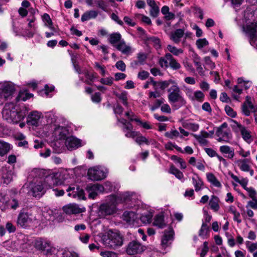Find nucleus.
<instances>
[{
	"mask_svg": "<svg viewBox=\"0 0 257 257\" xmlns=\"http://www.w3.org/2000/svg\"><path fill=\"white\" fill-rule=\"evenodd\" d=\"M164 102L165 99L162 97L156 99L154 102L153 104L151 106H150V109L152 111L155 110L156 109L160 107L161 106H162Z\"/></svg>",
	"mask_w": 257,
	"mask_h": 257,
	"instance_id": "obj_44",
	"label": "nucleus"
},
{
	"mask_svg": "<svg viewBox=\"0 0 257 257\" xmlns=\"http://www.w3.org/2000/svg\"><path fill=\"white\" fill-rule=\"evenodd\" d=\"M123 131L125 133V137L127 138H132L135 139L136 135L139 134V132L137 131H133L132 130H125L123 129Z\"/></svg>",
	"mask_w": 257,
	"mask_h": 257,
	"instance_id": "obj_59",
	"label": "nucleus"
},
{
	"mask_svg": "<svg viewBox=\"0 0 257 257\" xmlns=\"http://www.w3.org/2000/svg\"><path fill=\"white\" fill-rule=\"evenodd\" d=\"M184 126L187 129L190 130L193 132L197 131L199 127L198 124L191 122L186 123Z\"/></svg>",
	"mask_w": 257,
	"mask_h": 257,
	"instance_id": "obj_50",
	"label": "nucleus"
},
{
	"mask_svg": "<svg viewBox=\"0 0 257 257\" xmlns=\"http://www.w3.org/2000/svg\"><path fill=\"white\" fill-rule=\"evenodd\" d=\"M100 254L102 257H118V254L112 251H101Z\"/></svg>",
	"mask_w": 257,
	"mask_h": 257,
	"instance_id": "obj_58",
	"label": "nucleus"
},
{
	"mask_svg": "<svg viewBox=\"0 0 257 257\" xmlns=\"http://www.w3.org/2000/svg\"><path fill=\"white\" fill-rule=\"evenodd\" d=\"M13 175L14 173L12 170L3 169L2 177L4 183L6 184L10 183L13 180Z\"/></svg>",
	"mask_w": 257,
	"mask_h": 257,
	"instance_id": "obj_28",
	"label": "nucleus"
},
{
	"mask_svg": "<svg viewBox=\"0 0 257 257\" xmlns=\"http://www.w3.org/2000/svg\"><path fill=\"white\" fill-rule=\"evenodd\" d=\"M42 113L37 111L32 112L27 118V123L30 125L38 126L40 123Z\"/></svg>",
	"mask_w": 257,
	"mask_h": 257,
	"instance_id": "obj_18",
	"label": "nucleus"
},
{
	"mask_svg": "<svg viewBox=\"0 0 257 257\" xmlns=\"http://www.w3.org/2000/svg\"><path fill=\"white\" fill-rule=\"evenodd\" d=\"M10 207L14 210L17 209L20 206V203L16 199H13L9 202Z\"/></svg>",
	"mask_w": 257,
	"mask_h": 257,
	"instance_id": "obj_62",
	"label": "nucleus"
},
{
	"mask_svg": "<svg viewBox=\"0 0 257 257\" xmlns=\"http://www.w3.org/2000/svg\"><path fill=\"white\" fill-rule=\"evenodd\" d=\"M25 115V113L13 103L6 104L2 110L3 118L9 123H17L22 120Z\"/></svg>",
	"mask_w": 257,
	"mask_h": 257,
	"instance_id": "obj_1",
	"label": "nucleus"
},
{
	"mask_svg": "<svg viewBox=\"0 0 257 257\" xmlns=\"http://www.w3.org/2000/svg\"><path fill=\"white\" fill-rule=\"evenodd\" d=\"M172 56L170 53H167L164 57L160 58L159 64L162 68H167L169 67Z\"/></svg>",
	"mask_w": 257,
	"mask_h": 257,
	"instance_id": "obj_30",
	"label": "nucleus"
},
{
	"mask_svg": "<svg viewBox=\"0 0 257 257\" xmlns=\"http://www.w3.org/2000/svg\"><path fill=\"white\" fill-rule=\"evenodd\" d=\"M153 216L152 213L147 211L141 214L140 220L144 224L150 223L152 221Z\"/></svg>",
	"mask_w": 257,
	"mask_h": 257,
	"instance_id": "obj_39",
	"label": "nucleus"
},
{
	"mask_svg": "<svg viewBox=\"0 0 257 257\" xmlns=\"http://www.w3.org/2000/svg\"><path fill=\"white\" fill-rule=\"evenodd\" d=\"M252 201H249L247 202L246 208L251 207L254 209H257V199L255 198H252Z\"/></svg>",
	"mask_w": 257,
	"mask_h": 257,
	"instance_id": "obj_64",
	"label": "nucleus"
},
{
	"mask_svg": "<svg viewBox=\"0 0 257 257\" xmlns=\"http://www.w3.org/2000/svg\"><path fill=\"white\" fill-rule=\"evenodd\" d=\"M68 133L67 129L63 126H58L55 128L53 134L57 139H65Z\"/></svg>",
	"mask_w": 257,
	"mask_h": 257,
	"instance_id": "obj_23",
	"label": "nucleus"
},
{
	"mask_svg": "<svg viewBox=\"0 0 257 257\" xmlns=\"http://www.w3.org/2000/svg\"><path fill=\"white\" fill-rule=\"evenodd\" d=\"M117 120L123 124V129L129 130L133 129L132 124L126 119L124 118H117Z\"/></svg>",
	"mask_w": 257,
	"mask_h": 257,
	"instance_id": "obj_52",
	"label": "nucleus"
},
{
	"mask_svg": "<svg viewBox=\"0 0 257 257\" xmlns=\"http://www.w3.org/2000/svg\"><path fill=\"white\" fill-rule=\"evenodd\" d=\"M15 91V88L13 83L9 82L0 83V97L2 102L11 96Z\"/></svg>",
	"mask_w": 257,
	"mask_h": 257,
	"instance_id": "obj_9",
	"label": "nucleus"
},
{
	"mask_svg": "<svg viewBox=\"0 0 257 257\" xmlns=\"http://www.w3.org/2000/svg\"><path fill=\"white\" fill-rule=\"evenodd\" d=\"M132 194L128 192L119 194L117 196H114L117 198V204L122 202H127L131 200Z\"/></svg>",
	"mask_w": 257,
	"mask_h": 257,
	"instance_id": "obj_34",
	"label": "nucleus"
},
{
	"mask_svg": "<svg viewBox=\"0 0 257 257\" xmlns=\"http://www.w3.org/2000/svg\"><path fill=\"white\" fill-rule=\"evenodd\" d=\"M63 210L67 214H78L85 211V208H80L77 204H69L63 207Z\"/></svg>",
	"mask_w": 257,
	"mask_h": 257,
	"instance_id": "obj_17",
	"label": "nucleus"
},
{
	"mask_svg": "<svg viewBox=\"0 0 257 257\" xmlns=\"http://www.w3.org/2000/svg\"><path fill=\"white\" fill-rule=\"evenodd\" d=\"M116 48L122 54L125 55H128L133 52L132 47L130 45H127L123 40L120 41V42L116 45Z\"/></svg>",
	"mask_w": 257,
	"mask_h": 257,
	"instance_id": "obj_22",
	"label": "nucleus"
},
{
	"mask_svg": "<svg viewBox=\"0 0 257 257\" xmlns=\"http://www.w3.org/2000/svg\"><path fill=\"white\" fill-rule=\"evenodd\" d=\"M44 186L41 181H31L28 184H25L23 189L27 193L35 197H41L45 193Z\"/></svg>",
	"mask_w": 257,
	"mask_h": 257,
	"instance_id": "obj_5",
	"label": "nucleus"
},
{
	"mask_svg": "<svg viewBox=\"0 0 257 257\" xmlns=\"http://www.w3.org/2000/svg\"><path fill=\"white\" fill-rule=\"evenodd\" d=\"M252 97L247 96L243 105H242V111L246 116H248L251 112L254 111V106L252 103Z\"/></svg>",
	"mask_w": 257,
	"mask_h": 257,
	"instance_id": "obj_16",
	"label": "nucleus"
},
{
	"mask_svg": "<svg viewBox=\"0 0 257 257\" xmlns=\"http://www.w3.org/2000/svg\"><path fill=\"white\" fill-rule=\"evenodd\" d=\"M104 244L108 247L115 249L123 244L122 237L118 232L109 231L107 237L103 239Z\"/></svg>",
	"mask_w": 257,
	"mask_h": 257,
	"instance_id": "obj_6",
	"label": "nucleus"
},
{
	"mask_svg": "<svg viewBox=\"0 0 257 257\" xmlns=\"http://www.w3.org/2000/svg\"><path fill=\"white\" fill-rule=\"evenodd\" d=\"M242 138L248 144H250L253 141L252 133L247 130L245 127L242 126Z\"/></svg>",
	"mask_w": 257,
	"mask_h": 257,
	"instance_id": "obj_29",
	"label": "nucleus"
},
{
	"mask_svg": "<svg viewBox=\"0 0 257 257\" xmlns=\"http://www.w3.org/2000/svg\"><path fill=\"white\" fill-rule=\"evenodd\" d=\"M115 95L125 106H128L127 102V93L126 92L122 91L120 93H116Z\"/></svg>",
	"mask_w": 257,
	"mask_h": 257,
	"instance_id": "obj_41",
	"label": "nucleus"
},
{
	"mask_svg": "<svg viewBox=\"0 0 257 257\" xmlns=\"http://www.w3.org/2000/svg\"><path fill=\"white\" fill-rule=\"evenodd\" d=\"M137 218V215L133 211H125L122 215L123 220L130 225H135Z\"/></svg>",
	"mask_w": 257,
	"mask_h": 257,
	"instance_id": "obj_20",
	"label": "nucleus"
},
{
	"mask_svg": "<svg viewBox=\"0 0 257 257\" xmlns=\"http://www.w3.org/2000/svg\"><path fill=\"white\" fill-rule=\"evenodd\" d=\"M11 149L10 145L5 142L0 141V156H3Z\"/></svg>",
	"mask_w": 257,
	"mask_h": 257,
	"instance_id": "obj_40",
	"label": "nucleus"
},
{
	"mask_svg": "<svg viewBox=\"0 0 257 257\" xmlns=\"http://www.w3.org/2000/svg\"><path fill=\"white\" fill-rule=\"evenodd\" d=\"M242 171L249 172L250 176H253L254 171L251 169V162L249 159L242 160Z\"/></svg>",
	"mask_w": 257,
	"mask_h": 257,
	"instance_id": "obj_32",
	"label": "nucleus"
},
{
	"mask_svg": "<svg viewBox=\"0 0 257 257\" xmlns=\"http://www.w3.org/2000/svg\"><path fill=\"white\" fill-rule=\"evenodd\" d=\"M192 184L195 190L198 192L203 188L204 184L201 179L196 174H194L192 177Z\"/></svg>",
	"mask_w": 257,
	"mask_h": 257,
	"instance_id": "obj_24",
	"label": "nucleus"
},
{
	"mask_svg": "<svg viewBox=\"0 0 257 257\" xmlns=\"http://www.w3.org/2000/svg\"><path fill=\"white\" fill-rule=\"evenodd\" d=\"M220 151L223 154H228L229 158H232L233 157V152L231 151L229 147L227 146H222L220 147Z\"/></svg>",
	"mask_w": 257,
	"mask_h": 257,
	"instance_id": "obj_48",
	"label": "nucleus"
},
{
	"mask_svg": "<svg viewBox=\"0 0 257 257\" xmlns=\"http://www.w3.org/2000/svg\"><path fill=\"white\" fill-rule=\"evenodd\" d=\"M145 250V246L139 241L133 240L128 243L126 248L128 254L134 255L142 252Z\"/></svg>",
	"mask_w": 257,
	"mask_h": 257,
	"instance_id": "obj_12",
	"label": "nucleus"
},
{
	"mask_svg": "<svg viewBox=\"0 0 257 257\" xmlns=\"http://www.w3.org/2000/svg\"><path fill=\"white\" fill-rule=\"evenodd\" d=\"M121 38V36L119 33H112L109 36V42L116 47V44L122 40Z\"/></svg>",
	"mask_w": 257,
	"mask_h": 257,
	"instance_id": "obj_38",
	"label": "nucleus"
},
{
	"mask_svg": "<svg viewBox=\"0 0 257 257\" xmlns=\"http://www.w3.org/2000/svg\"><path fill=\"white\" fill-rule=\"evenodd\" d=\"M176 83L175 81L172 79L165 81H155V82H153L154 89L155 90H164L166 88L169 87L170 86L174 85V83Z\"/></svg>",
	"mask_w": 257,
	"mask_h": 257,
	"instance_id": "obj_19",
	"label": "nucleus"
},
{
	"mask_svg": "<svg viewBox=\"0 0 257 257\" xmlns=\"http://www.w3.org/2000/svg\"><path fill=\"white\" fill-rule=\"evenodd\" d=\"M209 44L205 38L199 39L196 41V44L198 49H201Z\"/></svg>",
	"mask_w": 257,
	"mask_h": 257,
	"instance_id": "obj_49",
	"label": "nucleus"
},
{
	"mask_svg": "<svg viewBox=\"0 0 257 257\" xmlns=\"http://www.w3.org/2000/svg\"><path fill=\"white\" fill-rule=\"evenodd\" d=\"M66 146L69 150L75 149L81 146V141L73 137H68L66 140Z\"/></svg>",
	"mask_w": 257,
	"mask_h": 257,
	"instance_id": "obj_21",
	"label": "nucleus"
},
{
	"mask_svg": "<svg viewBox=\"0 0 257 257\" xmlns=\"http://www.w3.org/2000/svg\"><path fill=\"white\" fill-rule=\"evenodd\" d=\"M47 174L46 171L41 169H33L29 174V179H33L32 181H41L43 183V178H45V176Z\"/></svg>",
	"mask_w": 257,
	"mask_h": 257,
	"instance_id": "obj_14",
	"label": "nucleus"
},
{
	"mask_svg": "<svg viewBox=\"0 0 257 257\" xmlns=\"http://www.w3.org/2000/svg\"><path fill=\"white\" fill-rule=\"evenodd\" d=\"M44 187H52L60 185H67L64 180L61 179V174L58 173L46 174L43 181Z\"/></svg>",
	"mask_w": 257,
	"mask_h": 257,
	"instance_id": "obj_8",
	"label": "nucleus"
},
{
	"mask_svg": "<svg viewBox=\"0 0 257 257\" xmlns=\"http://www.w3.org/2000/svg\"><path fill=\"white\" fill-rule=\"evenodd\" d=\"M75 187H69L66 191L68 192V195L69 197H72L73 198H75L76 197L77 194L78 193V196L79 198L84 199V193L83 190H78L77 188V191H75Z\"/></svg>",
	"mask_w": 257,
	"mask_h": 257,
	"instance_id": "obj_25",
	"label": "nucleus"
},
{
	"mask_svg": "<svg viewBox=\"0 0 257 257\" xmlns=\"http://www.w3.org/2000/svg\"><path fill=\"white\" fill-rule=\"evenodd\" d=\"M216 134L218 138L217 139L218 142H228L231 139V135L226 122H224L217 128Z\"/></svg>",
	"mask_w": 257,
	"mask_h": 257,
	"instance_id": "obj_10",
	"label": "nucleus"
},
{
	"mask_svg": "<svg viewBox=\"0 0 257 257\" xmlns=\"http://www.w3.org/2000/svg\"><path fill=\"white\" fill-rule=\"evenodd\" d=\"M219 199L218 198L215 196H212L211 199L209 201V205L211 209L214 211H217L219 209V205L218 204Z\"/></svg>",
	"mask_w": 257,
	"mask_h": 257,
	"instance_id": "obj_37",
	"label": "nucleus"
},
{
	"mask_svg": "<svg viewBox=\"0 0 257 257\" xmlns=\"http://www.w3.org/2000/svg\"><path fill=\"white\" fill-rule=\"evenodd\" d=\"M42 21L44 23V25L46 27H48L52 31H54L55 32H57V29L53 26V22L50 16L48 14L45 13L42 16Z\"/></svg>",
	"mask_w": 257,
	"mask_h": 257,
	"instance_id": "obj_27",
	"label": "nucleus"
},
{
	"mask_svg": "<svg viewBox=\"0 0 257 257\" xmlns=\"http://www.w3.org/2000/svg\"><path fill=\"white\" fill-rule=\"evenodd\" d=\"M208 227L206 223L203 222L201 229L199 230V235L200 236H205L208 231Z\"/></svg>",
	"mask_w": 257,
	"mask_h": 257,
	"instance_id": "obj_60",
	"label": "nucleus"
},
{
	"mask_svg": "<svg viewBox=\"0 0 257 257\" xmlns=\"http://www.w3.org/2000/svg\"><path fill=\"white\" fill-rule=\"evenodd\" d=\"M170 173L174 175L179 179L183 178L184 175L183 173L173 165L170 168Z\"/></svg>",
	"mask_w": 257,
	"mask_h": 257,
	"instance_id": "obj_45",
	"label": "nucleus"
},
{
	"mask_svg": "<svg viewBox=\"0 0 257 257\" xmlns=\"http://www.w3.org/2000/svg\"><path fill=\"white\" fill-rule=\"evenodd\" d=\"M232 94L234 99L239 100L241 89L237 85H234L232 88Z\"/></svg>",
	"mask_w": 257,
	"mask_h": 257,
	"instance_id": "obj_51",
	"label": "nucleus"
},
{
	"mask_svg": "<svg viewBox=\"0 0 257 257\" xmlns=\"http://www.w3.org/2000/svg\"><path fill=\"white\" fill-rule=\"evenodd\" d=\"M98 13L95 11H89L84 13L81 17L82 22L87 21L90 19L95 18Z\"/></svg>",
	"mask_w": 257,
	"mask_h": 257,
	"instance_id": "obj_35",
	"label": "nucleus"
},
{
	"mask_svg": "<svg viewBox=\"0 0 257 257\" xmlns=\"http://www.w3.org/2000/svg\"><path fill=\"white\" fill-rule=\"evenodd\" d=\"M84 74L86 78L85 82L88 84H91L95 77V74L91 73L88 70H85Z\"/></svg>",
	"mask_w": 257,
	"mask_h": 257,
	"instance_id": "obj_46",
	"label": "nucleus"
},
{
	"mask_svg": "<svg viewBox=\"0 0 257 257\" xmlns=\"http://www.w3.org/2000/svg\"><path fill=\"white\" fill-rule=\"evenodd\" d=\"M86 191L90 198L94 199L99 193L104 191V187L99 184H89L87 186Z\"/></svg>",
	"mask_w": 257,
	"mask_h": 257,
	"instance_id": "obj_13",
	"label": "nucleus"
},
{
	"mask_svg": "<svg viewBox=\"0 0 257 257\" xmlns=\"http://www.w3.org/2000/svg\"><path fill=\"white\" fill-rule=\"evenodd\" d=\"M53 257H79L78 254L73 251H57Z\"/></svg>",
	"mask_w": 257,
	"mask_h": 257,
	"instance_id": "obj_31",
	"label": "nucleus"
},
{
	"mask_svg": "<svg viewBox=\"0 0 257 257\" xmlns=\"http://www.w3.org/2000/svg\"><path fill=\"white\" fill-rule=\"evenodd\" d=\"M117 198L114 195L107 197L106 202L101 204L99 207L98 215L101 217L111 215L116 212Z\"/></svg>",
	"mask_w": 257,
	"mask_h": 257,
	"instance_id": "obj_4",
	"label": "nucleus"
},
{
	"mask_svg": "<svg viewBox=\"0 0 257 257\" xmlns=\"http://www.w3.org/2000/svg\"><path fill=\"white\" fill-rule=\"evenodd\" d=\"M230 125L232 130L235 132H238L241 131V125L236 120L231 119L230 120Z\"/></svg>",
	"mask_w": 257,
	"mask_h": 257,
	"instance_id": "obj_57",
	"label": "nucleus"
},
{
	"mask_svg": "<svg viewBox=\"0 0 257 257\" xmlns=\"http://www.w3.org/2000/svg\"><path fill=\"white\" fill-rule=\"evenodd\" d=\"M36 247L39 250L46 251V254H54L57 252V250L55 247L51 246L50 241L46 240L40 239L36 241Z\"/></svg>",
	"mask_w": 257,
	"mask_h": 257,
	"instance_id": "obj_11",
	"label": "nucleus"
},
{
	"mask_svg": "<svg viewBox=\"0 0 257 257\" xmlns=\"http://www.w3.org/2000/svg\"><path fill=\"white\" fill-rule=\"evenodd\" d=\"M174 232L171 228L165 230L161 240V245L164 248L168 247L173 239Z\"/></svg>",
	"mask_w": 257,
	"mask_h": 257,
	"instance_id": "obj_15",
	"label": "nucleus"
},
{
	"mask_svg": "<svg viewBox=\"0 0 257 257\" xmlns=\"http://www.w3.org/2000/svg\"><path fill=\"white\" fill-rule=\"evenodd\" d=\"M135 138V142L141 145L142 143H146L147 138L142 136V134L139 132V134L137 135Z\"/></svg>",
	"mask_w": 257,
	"mask_h": 257,
	"instance_id": "obj_54",
	"label": "nucleus"
},
{
	"mask_svg": "<svg viewBox=\"0 0 257 257\" xmlns=\"http://www.w3.org/2000/svg\"><path fill=\"white\" fill-rule=\"evenodd\" d=\"M137 58L138 61L135 62L136 64H143L147 58V55L144 53H139L138 54Z\"/></svg>",
	"mask_w": 257,
	"mask_h": 257,
	"instance_id": "obj_56",
	"label": "nucleus"
},
{
	"mask_svg": "<svg viewBox=\"0 0 257 257\" xmlns=\"http://www.w3.org/2000/svg\"><path fill=\"white\" fill-rule=\"evenodd\" d=\"M174 84L168 89V98L172 106L175 109H177L185 105L186 101L177 83H174Z\"/></svg>",
	"mask_w": 257,
	"mask_h": 257,
	"instance_id": "obj_2",
	"label": "nucleus"
},
{
	"mask_svg": "<svg viewBox=\"0 0 257 257\" xmlns=\"http://www.w3.org/2000/svg\"><path fill=\"white\" fill-rule=\"evenodd\" d=\"M184 31L182 29H177L170 34V38L174 43L178 44L180 42V39L183 36Z\"/></svg>",
	"mask_w": 257,
	"mask_h": 257,
	"instance_id": "obj_26",
	"label": "nucleus"
},
{
	"mask_svg": "<svg viewBox=\"0 0 257 257\" xmlns=\"http://www.w3.org/2000/svg\"><path fill=\"white\" fill-rule=\"evenodd\" d=\"M150 13L152 17L156 18L158 16L159 13V8L157 5L151 7Z\"/></svg>",
	"mask_w": 257,
	"mask_h": 257,
	"instance_id": "obj_61",
	"label": "nucleus"
},
{
	"mask_svg": "<svg viewBox=\"0 0 257 257\" xmlns=\"http://www.w3.org/2000/svg\"><path fill=\"white\" fill-rule=\"evenodd\" d=\"M204 99V94L200 90H197L194 92L193 95V100L202 102Z\"/></svg>",
	"mask_w": 257,
	"mask_h": 257,
	"instance_id": "obj_47",
	"label": "nucleus"
},
{
	"mask_svg": "<svg viewBox=\"0 0 257 257\" xmlns=\"http://www.w3.org/2000/svg\"><path fill=\"white\" fill-rule=\"evenodd\" d=\"M131 121H135L141 124L144 128L147 130L152 128V126L148 122H143L139 118H133V117H131Z\"/></svg>",
	"mask_w": 257,
	"mask_h": 257,
	"instance_id": "obj_53",
	"label": "nucleus"
},
{
	"mask_svg": "<svg viewBox=\"0 0 257 257\" xmlns=\"http://www.w3.org/2000/svg\"><path fill=\"white\" fill-rule=\"evenodd\" d=\"M206 178L207 181L214 186L216 187H220L221 186V183L212 173H207Z\"/></svg>",
	"mask_w": 257,
	"mask_h": 257,
	"instance_id": "obj_36",
	"label": "nucleus"
},
{
	"mask_svg": "<svg viewBox=\"0 0 257 257\" xmlns=\"http://www.w3.org/2000/svg\"><path fill=\"white\" fill-rule=\"evenodd\" d=\"M38 220L36 214L31 210L21 211L17 218V224L19 227L27 228L37 225Z\"/></svg>",
	"mask_w": 257,
	"mask_h": 257,
	"instance_id": "obj_3",
	"label": "nucleus"
},
{
	"mask_svg": "<svg viewBox=\"0 0 257 257\" xmlns=\"http://www.w3.org/2000/svg\"><path fill=\"white\" fill-rule=\"evenodd\" d=\"M108 173V170L102 166H97L88 170V176L93 181H99L105 178Z\"/></svg>",
	"mask_w": 257,
	"mask_h": 257,
	"instance_id": "obj_7",
	"label": "nucleus"
},
{
	"mask_svg": "<svg viewBox=\"0 0 257 257\" xmlns=\"http://www.w3.org/2000/svg\"><path fill=\"white\" fill-rule=\"evenodd\" d=\"M194 11V14L197 16L200 19L202 20L203 18V13L201 9L197 7H194L193 8Z\"/></svg>",
	"mask_w": 257,
	"mask_h": 257,
	"instance_id": "obj_63",
	"label": "nucleus"
},
{
	"mask_svg": "<svg viewBox=\"0 0 257 257\" xmlns=\"http://www.w3.org/2000/svg\"><path fill=\"white\" fill-rule=\"evenodd\" d=\"M167 49L170 53L176 56H178L183 53V50L182 49H178L171 45H167Z\"/></svg>",
	"mask_w": 257,
	"mask_h": 257,
	"instance_id": "obj_42",
	"label": "nucleus"
},
{
	"mask_svg": "<svg viewBox=\"0 0 257 257\" xmlns=\"http://www.w3.org/2000/svg\"><path fill=\"white\" fill-rule=\"evenodd\" d=\"M169 67H170L173 70H177L181 67V65L172 56Z\"/></svg>",
	"mask_w": 257,
	"mask_h": 257,
	"instance_id": "obj_55",
	"label": "nucleus"
},
{
	"mask_svg": "<svg viewBox=\"0 0 257 257\" xmlns=\"http://www.w3.org/2000/svg\"><path fill=\"white\" fill-rule=\"evenodd\" d=\"M164 216L163 214L160 213L156 215L154 217L153 224L159 228H163L166 226L164 222Z\"/></svg>",
	"mask_w": 257,
	"mask_h": 257,
	"instance_id": "obj_33",
	"label": "nucleus"
},
{
	"mask_svg": "<svg viewBox=\"0 0 257 257\" xmlns=\"http://www.w3.org/2000/svg\"><path fill=\"white\" fill-rule=\"evenodd\" d=\"M33 96V94L29 93L26 91H20L17 98L18 101H26Z\"/></svg>",
	"mask_w": 257,
	"mask_h": 257,
	"instance_id": "obj_43",
	"label": "nucleus"
}]
</instances>
